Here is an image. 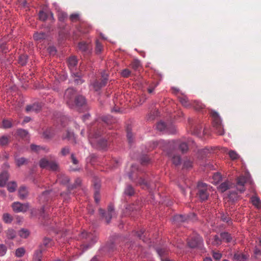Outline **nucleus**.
<instances>
[{
  "label": "nucleus",
  "instance_id": "1",
  "mask_svg": "<svg viewBox=\"0 0 261 261\" xmlns=\"http://www.w3.org/2000/svg\"><path fill=\"white\" fill-rule=\"evenodd\" d=\"M64 99L70 109L80 108L86 103L84 97L78 95L73 88H68L65 91Z\"/></svg>",
  "mask_w": 261,
  "mask_h": 261
},
{
  "label": "nucleus",
  "instance_id": "2",
  "mask_svg": "<svg viewBox=\"0 0 261 261\" xmlns=\"http://www.w3.org/2000/svg\"><path fill=\"white\" fill-rule=\"evenodd\" d=\"M143 172L139 169L136 165H132L130 171L128 173V177L132 181L137 183L143 188L148 189L149 188V184L143 177Z\"/></svg>",
  "mask_w": 261,
  "mask_h": 261
},
{
  "label": "nucleus",
  "instance_id": "3",
  "mask_svg": "<svg viewBox=\"0 0 261 261\" xmlns=\"http://www.w3.org/2000/svg\"><path fill=\"white\" fill-rule=\"evenodd\" d=\"M80 238L82 240V247L83 251L91 247L97 241V235L94 233L82 232L80 235Z\"/></svg>",
  "mask_w": 261,
  "mask_h": 261
},
{
  "label": "nucleus",
  "instance_id": "4",
  "mask_svg": "<svg viewBox=\"0 0 261 261\" xmlns=\"http://www.w3.org/2000/svg\"><path fill=\"white\" fill-rule=\"evenodd\" d=\"M162 143L165 144L164 146L169 149L173 150V151H174L175 147L178 146V149L182 153H186L189 149V147L187 143L181 140H172L170 142L161 141L159 144H157L156 145H159L160 146H161V144Z\"/></svg>",
  "mask_w": 261,
  "mask_h": 261
},
{
  "label": "nucleus",
  "instance_id": "5",
  "mask_svg": "<svg viewBox=\"0 0 261 261\" xmlns=\"http://www.w3.org/2000/svg\"><path fill=\"white\" fill-rule=\"evenodd\" d=\"M210 186L206 184L199 182L197 186L196 195L198 198L202 201L207 200L210 195Z\"/></svg>",
  "mask_w": 261,
  "mask_h": 261
},
{
  "label": "nucleus",
  "instance_id": "6",
  "mask_svg": "<svg viewBox=\"0 0 261 261\" xmlns=\"http://www.w3.org/2000/svg\"><path fill=\"white\" fill-rule=\"evenodd\" d=\"M39 166L41 168L48 169L52 171H59V165L55 160H48L42 158L39 161Z\"/></svg>",
  "mask_w": 261,
  "mask_h": 261
},
{
  "label": "nucleus",
  "instance_id": "7",
  "mask_svg": "<svg viewBox=\"0 0 261 261\" xmlns=\"http://www.w3.org/2000/svg\"><path fill=\"white\" fill-rule=\"evenodd\" d=\"M212 116L213 119V124L216 129V133L219 135H223L224 133V129L222 126L221 120L216 112H212Z\"/></svg>",
  "mask_w": 261,
  "mask_h": 261
},
{
  "label": "nucleus",
  "instance_id": "8",
  "mask_svg": "<svg viewBox=\"0 0 261 261\" xmlns=\"http://www.w3.org/2000/svg\"><path fill=\"white\" fill-rule=\"evenodd\" d=\"M188 245L191 248H197L201 250H203V240L199 235H196L193 237L188 242Z\"/></svg>",
  "mask_w": 261,
  "mask_h": 261
},
{
  "label": "nucleus",
  "instance_id": "9",
  "mask_svg": "<svg viewBox=\"0 0 261 261\" xmlns=\"http://www.w3.org/2000/svg\"><path fill=\"white\" fill-rule=\"evenodd\" d=\"M108 75L105 71L101 72V79L96 80L92 84L94 89L97 91L105 86L108 80Z\"/></svg>",
  "mask_w": 261,
  "mask_h": 261
},
{
  "label": "nucleus",
  "instance_id": "10",
  "mask_svg": "<svg viewBox=\"0 0 261 261\" xmlns=\"http://www.w3.org/2000/svg\"><path fill=\"white\" fill-rule=\"evenodd\" d=\"M164 151L166 152L167 154L170 158L173 164L175 166L179 165L181 163V158L179 155L175 154L174 152V151L167 148L165 146H163Z\"/></svg>",
  "mask_w": 261,
  "mask_h": 261
},
{
  "label": "nucleus",
  "instance_id": "11",
  "mask_svg": "<svg viewBox=\"0 0 261 261\" xmlns=\"http://www.w3.org/2000/svg\"><path fill=\"white\" fill-rule=\"evenodd\" d=\"M12 207L13 210L15 213H24L28 211L29 204L28 203H21L19 202H15L12 204Z\"/></svg>",
  "mask_w": 261,
  "mask_h": 261
},
{
  "label": "nucleus",
  "instance_id": "12",
  "mask_svg": "<svg viewBox=\"0 0 261 261\" xmlns=\"http://www.w3.org/2000/svg\"><path fill=\"white\" fill-rule=\"evenodd\" d=\"M100 214L105 218L107 223H110L113 214L114 212V208L113 205H110L108 207V212L106 213L105 211L101 208L99 210Z\"/></svg>",
  "mask_w": 261,
  "mask_h": 261
},
{
  "label": "nucleus",
  "instance_id": "13",
  "mask_svg": "<svg viewBox=\"0 0 261 261\" xmlns=\"http://www.w3.org/2000/svg\"><path fill=\"white\" fill-rule=\"evenodd\" d=\"M248 180L247 177L244 176H241L237 179V186L238 190L241 192H243L245 191L244 185Z\"/></svg>",
  "mask_w": 261,
  "mask_h": 261
},
{
  "label": "nucleus",
  "instance_id": "14",
  "mask_svg": "<svg viewBox=\"0 0 261 261\" xmlns=\"http://www.w3.org/2000/svg\"><path fill=\"white\" fill-rule=\"evenodd\" d=\"M41 108V105L39 102L34 103L32 105H28L26 107L25 111L28 113L35 112L37 113Z\"/></svg>",
  "mask_w": 261,
  "mask_h": 261
},
{
  "label": "nucleus",
  "instance_id": "15",
  "mask_svg": "<svg viewBox=\"0 0 261 261\" xmlns=\"http://www.w3.org/2000/svg\"><path fill=\"white\" fill-rule=\"evenodd\" d=\"M208 244H211L213 246H218L221 244L222 239H221L217 235L213 236L211 239L206 241Z\"/></svg>",
  "mask_w": 261,
  "mask_h": 261
},
{
  "label": "nucleus",
  "instance_id": "16",
  "mask_svg": "<svg viewBox=\"0 0 261 261\" xmlns=\"http://www.w3.org/2000/svg\"><path fill=\"white\" fill-rule=\"evenodd\" d=\"M9 175L7 171H3L0 174V187H4L8 181Z\"/></svg>",
  "mask_w": 261,
  "mask_h": 261
},
{
  "label": "nucleus",
  "instance_id": "17",
  "mask_svg": "<svg viewBox=\"0 0 261 261\" xmlns=\"http://www.w3.org/2000/svg\"><path fill=\"white\" fill-rule=\"evenodd\" d=\"M178 98L180 102L185 107L189 108L192 105L191 102L186 95H182L181 96H178Z\"/></svg>",
  "mask_w": 261,
  "mask_h": 261
},
{
  "label": "nucleus",
  "instance_id": "18",
  "mask_svg": "<svg viewBox=\"0 0 261 261\" xmlns=\"http://www.w3.org/2000/svg\"><path fill=\"white\" fill-rule=\"evenodd\" d=\"M189 219L188 216L181 215H176L173 217V220L175 223H179L187 221Z\"/></svg>",
  "mask_w": 261,
  "mask_h": 261
},
{
  "label": "nucleus",
  "instance_id": "19",
  "mask_svg": "<svg viewBox=\"0 0 261 261\" xmlns=\"http://www.w3.org/2000/svg\"><path fill=\"white\" fill-rule=\"evenodd\" d=\"M19 197L21 199L25 198L28 195V190L24 186H21L18 190Z\"/></svg>",
  "mask_w": 261,
  "mask_h": 261
},
{
  "label": "nucleus",
  "instance_id": "20",
  "mask_svg": "<svg viewBox=\"0 0 261 261\" xmlns=\"http://www.w3.org/2000/svg\"><path fill=\"white\" fill-rule=\"evenodd\" d=\"M57 181L62 185H66L69 181V177L64 174L61 173L58 175Z\"/></svg>",
  "mask_w": 261,
  "mask_h": 261
},
{
  "label": "nucleus",
  "instance_id": "21",
  "mask_svg": "<svg viewBox=\"0 0 261 261\" xmlns=\"http://www.w3.org/2000/svg\"><path fill=\"white\" fill-rule=\"evenodd\" d=\"M47 37L46 33L44 32L36 33L34 34L33 38L35 40L37 41H42L44 40Z\"/></svg>",
  "mask_w": 261,
  "mask_h": 261
},
{
  "label": "nucleus",
  "instance_id": "22",
  "mask_svg": "<svg viewBox=\"0 0 261 261\" xmlns=\"http://www.w3.org/2000/svg\"><path fill=\"white\" fill-rule=\"evenodd\" d=\"M55 134V131L51 128L45 130L43 133V136L45 139L52 138Z\"/></svg>",
  "mask_w": 261,
  "mask_h": 261
},
{
  "label": "nucleus",
  "instance_id": "23",
  "mask_svg": "<svg viewBox=\"0 0 261 261\" xmlns=\"http://www.w3.org/2000/svg\"><path fill=\"white\" fill-rule=\"evenodd\" d=\"M6 237L9 240H13L16 236V231L12 229L9 228L5 231Z\"/></svg>",
  "mask_w": 261,
  "mask_h": 261
},
{
  "label": "nucleus",
  "instance_id": "24",
  "mask_svg": "<svg viewBox=\"0 0 261 261\" xmlns=\"http://www.w3.org/2000/svg\"><path fill=\"white\" fill-rule=\"evenodd\" d=\"M15 162L16 165L18 167H20L23 165L27 164L28 162V159L24 158H17L16 156H15Z\"/></svg>",
  "mask_w": 261,
  "mask_h": 261
},
{
  "label": "nucleus",
  "instance_id": "25",
  "mask_svg": "<svg viewBox=\"0 0 261 261\" xmlns=\"http://www.w3.org/2000/svg\"><path fill=\"white\" fill-rule=\"evenodd\" d=\"M45 249L41 245L40 247V249L36 250L34 253L33 259H39L41 260L42 252L44 251Z\"/></svg>",
  "mask_w": 261,
  "mask_h": 261
},
{
  "label": "nucleus",
  "instance_id": "26",
  "mask_svg": "<svg viewBox=\"0 0 261 261\" xmlns=\"http://www.w3.org/2000/svg\"><path fill=\"white\" fill-rule=\"evenodd\" d=\"M10 139L11 137L10 136H2L0 137V145L2 146L7 145L9 143Z\"/></svg>",
  "mask_w": 261,
  "mask_h": 261
},
{
  "label": "nucleus",
  "instance_id": "27",
  "mask_svg": "<svg viewBox=\"0 0 261 261\" xmlns=\"http://www.w3.org/2000/svg\"><path fill=\"white\" fill-rule=\"evenodd\" d=\"M212 152V149H210L209 148L205 147L202 149L198 151V157L200 158H203L207 155L208 153Z\"/></svg>",
  "mask_w": 261,
  "mask_h": 261
},
{
  "label": "nucleus",
  "instance_id": "28",
  "mask_svg": "<svg viewBox=\"0 0 261 261\" xmlns=\"http://www.w3.org/2000/svg\"><path fill=\"white\" fill-rule=\"evenodd\" d=\"M230 187L231 184L229 181H224L220 185V186H219V190L221 192H224L227 190L228 189H229L230 188Z\"/></svg>",
  "mask_w": 261,
  "mask_h": 261
},
{
  "label": "nucleus",
  "instance_id": "29",
  "mask_svg": "<svg viewBox=\"0 0 261 261\" xmlns=\"http://www.w3.org/2000/svg\"><path fill=\"white\" fill-rule=\"evenodd\" d=\"M251 200L252 204L257 208H261V200L257 196H252Z\"/></svg>",
  "mask_w": 261,
  "mask_h": 261
},
{
  "label": "nucleus",
  "instance_id": "30",
  "mask_svg": "<svg viewBox=\"0 0 261 261\" xmlns=\"http://www.w3.org/2000/svg\"><path fill=\"white\" fill-rule=\"evenodd\" d=\"M77 60L75 57H71L69 58L68 61V64L69 68L72 70L77 65Z\"/></svg>",
  "mask_w": 261,
  "mask_h": 261
},
{
  "label": "nucleus",
  "instance_id": "31",
  "mask_svg": "<svg viewBox=\"0 0 261 261\" xmlns=\"http://www.w3.org/2000/svg\"><path fill=\"white\" fill-rule=\"evenodd\" d=\"M124 193L125 195L132 196L135 194V190L131 185H127L124 189Z\"/></svg>",
  "mask_w": 261,
  "mask_h": 261
},
{
  "label": "nucleus",
  "instance_id": "32",
  "mask_svg": "<svg viewBox=\"0 0 261 261\" xmlns=\"http://www.w3.org/2000/svg\"><path fill=\"white\" fill-rule=\"evenodd\" d=\"M221 239L225 241L226 243H229L232 240V237L231 234L228 232H224L220 234Z\"/></svg>",
  "mask_w": 261,
  "mask_h": 261
},
{
  "label": "nucleus",
  "instance_id": "33",
  "mask_svg": "<svg viewBox=\"0 0 261 261\" xmlns=\"http://www.w3.org/2000/svg\"><path fill=\"white\" fill-rule=\"evenodd\" d=\"M89 48V44L84 41L79 42L78 44L79 49L82 52H87Z\"/></svg>",
  "mask_w": 261,
  "mask_h": 261
},
{
  "label": "nucleus",
  "instance_id": "34",
  "mask_svg": "<svg viewBox=\"0 0 261 261\" xmlns=\"http://www.w3.org/2000/svg\"><path fill=\"white\" fill-rule=\"evenodd\" d=\"M156 129L160 132H167L168 127L167 125L163 121H160L156 124Z\"/></svg>",
  "mask_w": 261,
  "mask_h": 261
},
{
  "label": "nucleus",
  "instance_id": "35",
  "mask_svg": "<svg viewBox=\"0 0 261 261\" xmlns=\"http://www.w3.org/2000/svg\"><path fill=\"white\" fill-rule=\"evenodd\" d=\"M103 46L99 40H97L95 43V53L97 55L100 54L103 50Z\"/></svg>",
  "mask_w": 261,
  "mask_h": 261
},
{
  "label": "nucleus",
  "instance_id": "36",
  "mask_svg": "<svg viewBox=\"0 0 261 261\" xmlns=\"http://www.w3.org/2000/svg\"><path fill=\"white\" fill-rule=\"evenodd\" d=\"M233 257L237 261H245L247 256L244 254L237 253L234 254Z\"/></svg>",
  "mask_w": 261,
  "mask_h": 261
},
{
  "label": "nucleus",
  "instance_id": "37",
  "mask_svg": "<svg viewBox=\"0 0 261 261\" xmlns=\"http://www.w3.org/2000/svg\"><path fill=\"white\" fill-rule=\"evenodd\" d=\"M50 191H45L42 193L41 195L40 196V200L42 202L48 201L49 200V197L48 195L50 194Z\"/></svg>",
  "mask_w": 261,
  "mask_h": 261
},
{
  "label": "nucleus",
  "instance_id": "38",
  "mask_svg": "<svg viewBox=\"0 0 261 261\" xmlns=\"http://www.w3.org/2000/svg\"><path fill=\"white\" fill-rule=\"evenodd\" d=\"M141 66V64L138 60H134L131 63L132 68L135 71L139 70Z\"/></svg>",
  "mask_w": 261,
  "mask_h": 261
},
{
  "label": "nucleus",
  "instance_id": "39",
  "mask_svg": "<svg viewBox=\"0 0 261 261\" xmlns=\"http://www.w3.org/2000/svg\"><path fill=\"white\" fill-rule=\"evenodd\" d=\"M192 107L197 111H199L204 108V106L201 102L194 101L192 104Z\"/></svg>",
  "mask_w": 261,
  "mask_h": 261
},
{
  "label": "nucleus",
  "instance_id": "40",
  "mask_svg": "<svg viewBox=\"0 0 261 261\" xmlns=\"http://www.w3.org/2000/svg\"><path fill=\"white\" fill-rule=\"evenodd\" d=\"M53 244L52 240L48 238H44L42 242V245L44 247H50Z\"/></svg>",
  "mask_w": 261,
  "mask_h": 261
},
{
  "label": "nucleus",
  "instance_id": "41",
  "mask_svg": "<svg viewBox=\"0 0 261 261\" xmlns=\"http://www.w3.org/2000/svg\"><path fill=\"white\" fill-rule=\"evenodd\" d=\"M17 184L15 182H11L7 185V189L10 192H13L15 191Z\"/></svg>",
  "mask_w": 261,
  "mask_h": 261
},
{
  "label": "nucleus",
  "instance_id": "42",
  "mask_svg": "<svg viewBox=\"0 0 261 261\" xmlns=\"http://www.w3.org/2000/svg\"><path fill=\"white\" fill-rule=\"evenodd\" d=\"M68 139V140L74 141L75 138L74 134L69 131H67L66 135L63 137V139Z\"/></svg>",
  "mask_w": 261,
  "mask_h": 261
},
{
  "label": "nucleus",
  "instance_id": "43",
  "mask_svg": "<svg viewBox=\"0 0 261 261\" xmlns=\"http://www.w3.org/2000/svg\"><path fill=\"white\" fill-rule=\"evenodd\" d=\"M25 252V249L23 247H20L16 250L15 255L17 257H20L24 255Z\"/></svg>",
  "mask_w": 261,
  "mask_h": 261
},
{
  "label": "nucleus",
  "instance_id": "44",
  "mask_svg": "<svg viewBox=\"0 0 261 261\" xmlns=\"http://www.w3.org/2000/svg\"><path fill=\"white\" fill-rule=\"evenodd\" d=\"M48 17V14L43 11H40L39 13V18L40 20L45 21Z\"/></svg>",
  "mask_w": 261,
  "mask_h": 261
},
{
  "label": "nucleus",
  "instance_id": "45",
  "mask_svg": "<svg viewBox=\"0 0 261 261\" xmlns=\"http://www.w3.org/2000/svg\"><path fill=\"white\" fill-rule=\"evenodd\" d=\"M30 232L28 229H21L19 231V235L20 237L23 238H27L29 236Z\"/></svg>",
  "mask_w": 261,
  "mask_h": 261
},
{
  "label": "nucleus",
  "instance_id": "46",
  "mask_svg": "<svg viewBox=\"0 0 261 261\" xmlns=\"http://www.w3.org/2000/svg\"><path fill=\"white\" fill-rule=\"evenodd\" d=\"M68 15L64 12H60L58 13V19L60 21H64L67 19Z\"/></svg>",
  "mask_w": 261,
  "mask_h": 261
},
{
  "label": "nucleus",
  "instance_id": "47",
  "mask_svg": "<svg viewBox=\"0 0 261 261\" xmlns=\"http://www.w3.org/2000/svg\"><path fill=\"white\" fill-rule=\"evenodd\" d=\"M3 219L6 223H10L12 221V217L8 213H5L3 215Z\"/></svg>",
  "mask_w": 261,
  "mask_h": 261
},
{
  "label": "nucleus",
  "instance_id": "48",
  "mask_svg": "<svg viewBox=\"0 0 261 261\" xmlns=\"http://www.w3.org/2000/svg\"><path fill=\"white\" fill-rule=\"evenodd\" d=\"M70 149L68 146L63 147L60 151V154L62 156H66L70 153Z\"/></svg>",
  "mask_w": 261,
  "mask_h": 261
},
{
  "label": "nucleus",
  "instance_id": "49",
  "mask_svg": "<svg viewBox=\"0 0 261 261\" xmlns=\"http://www.w3.org/2000/svg\"><path fill=\"white\" fill-rule=\"evenodd\" d=\"M17 135L20 137L24 138H25L28 135V132L23 129H19L17 131Z\"/></svg>",
  "mask_w": 261,
  "mask_h": 261
},
{
  "label": "nucleus",
  "instance_id": "50",
  "mask_svg": "<svg viewBox=\"0 0 261 261\" xmlns=\"http://www.w3.org/2000/svg\"><path fill=\"white\" fill-rule=\"evenodd\" d=\"M69 18L72 22H76L80 20V15L78 13H73L70 15Z\"/></svg>",
  "mask_w": 261,
  "mask_h": 261
},
{
  "label": "nucleus",
  "instance_id": "51",
  "mask_svg": "<svg viewBox=\"0 0 261 261\" xmlns=\"http://www.w3.org/2000/svg\"><path fill=\"white\" fill-rule=\"evenodd\" d=\"M19 63L22 66L24 65L27 62V57L25 55H21L19 58Z\"/></svg>",
  "mask_w": 261,
  "mask_h": 261
},
{
  "label": "nucleus",
  "instance_id": "52",
  "mask_svg": "<svg viewBox=\"0 0 261 261\" xmlns=\"http://www.w3.org/2000/svg\"><path fill=\"white\" fill-rule=\"evenodd\" d=\"M192 166V161L190 159H186L183 164V167L184 168L188 169L191 168Z\"/></svg>",
  "mask_w": 261,
  "mask_h": 261
},
{
  "label": "nucleus",
  "instance_id": "53",
  "mask_svg": "<svg viewBox=\"0 0 261 261\" xmlns=\"http://www.w3.org/2000/svg\"><path fill=\"white\" fill-rule=\"evenodd\" d=\"M221 219L223 221L227 222L228 224L231 223V219L228 215L222 214L221 215Z\"/></svg>",
  "mask_w": 261,
  "mask_h": 261
},
{
  "label": "nucleus",
  "instance_id": "54",
  "mask_svg": "<svg viewBox=\"0 0 261 261\" xmlns=\"http://www.w3.org/2000/svg\"><path fill=\"white\" fill-rule=\"evenodd\" d=\"M127 138L129 144L133 142V134L128 128H127Z\"/></svg>",
  "mask_w": 261,
  "mask_h": 261
},
{
  "label": "nucleus",
  "instance_id": "55",
  "mask_svg": "<svg viewBox=\"0 0 261 261\" xmlns=\"http://www.w3.org/2000/svg\"><path fill=\"white\" fill-rule=\"evenodd\" d=\"M228 154L231 159L233 160L237 159L239 157V155L237 152L232 150L230 151Z\"/></svg>",
  "mask_w": 261,
  "mask_h": 261
},
{
  "label": "nucleus",
  "instance_id": "56",
  "mask_svg": "<svg viewBox=\"0 0 261 261\" xmlns=\"http://www.w3.org/2000/svg\"><path fill=\"white\" fill-rule=\"evenodd\" d=\"M131 73V71L128 69H124L121 71V75L124 77H128Z\"/></svg>",
  "mask_w": 261,
  "mask_h": 261
},
{
  "label": "nucleus",
  "instance_id": "57",
  "mask_svg": "<svg viewBox=\"0 0 261 261\" xmlns=\"http://www.w3.org/2000/svg\"><path fill=\"white\" fill-rule=\"evenodd\" d=\"M3 125L5 128H10L12 126V123L10 120H4L3 121Z\"/></svg>",
  "mask_w": 261,
  "mask_h": 261
},
{
  "label": "nucleus",
  "instance_id": "58",
  "mask_svg": "<svg viewBox=\"0 0 261 261\" xmlns=\"http://www.w3.org/2000/svg\"><path fill=\"white\" fill-rule=\"evenodd\" d=\"M98 143L102 148H105L108 145V141L105 139L99 140Z\"/></svg>",
  "mask_w": 261,
  "mask_h": 261
},
{
  "label": "nucleus",
  "instance_id": "59",
  "mask_svg": "<svg viewBox=\"0 0 261 261\" xmlns=\"http://www.w3.org/2000/svg\"><path fill=\"white\" fill-rule=\"evenodd\" d=\"M7 251L6 247L3 244L0 245V256H4Z\"/></svg>",
  "mask_w": 261,
  "mask_h": 261
},
{
  "label": "nucleus",
  "instance_id": "60",
  "mask_svg": "<svg viewBox=\"0 0 261 261\" xmlns=\"http://www.w3.org/2000/svg\"><path fill=\"white\" fill-rule=\"evenodd\" d=\"M81 182V180L80 178H77L75 180V184L74 186H72V187H68V193H71V190L75 187L76 186H80Z\"/></svg>",
  "mask_w": 261,
  "mask_h": 261
},
{
  "label": "nucleus",
  "instance_id": "61",
  "mask_svg": "<svg viewBox=\"0 0 261 261\" xmlns=\"http://www.w3.org/2000/svg\"><path fill=\"white\" fill-rule=\"evenodd\" d=\"M213 257L216 260H219L221 257L222 254L219 252H213Z\"/></svg>",
  "mask_w": 261,
  "mask_h": 261
},
{
  "label": "nucleus",
  "instance_id": "62",
  "mask_svg": "<svg viewBox=\"0 0 261 261\" xmlns=\"http://www.w3.org/2000/svg\"><path fill=\"white\" fill-rule=\"evenodd\" d=\"M156 251L160 256H163L166 253V250L164 248H158Z\"/></svg>",
  "mask_w": 261,
  "mask_h": 261
},
{
  "label": "nucleus",
  "instance_id": "63",
  "mask_svg": "<svg viewBox=\"0 0 261 261\" xmlns=\"http://www.w3.org/2000/svg\"><path fill=\"white\" fill-rule=\"evenodd\" d=\"M141 164L142 165H146L147 164V163H149V159L148 156H143L142 158H141Z\"/></svg>",
  "mask_w": 261,
  "mask_h": 261
},
{
  "label": "nucleus",
  "instance_id": "64",
  "mask_svg": "<svg viewBox=\"0 0 261 261\" xmlns=\"http://www.w3.org/2000/svg\"><path fill=\"white\" fill-rule=\"evenodd\" d=\"M94 200L96 203L99 202L100 200V195L98 191H96L94 193Z\"/></svg>",
  "mask_w": 261,
  "mask_h": 261
}]
</instances>
